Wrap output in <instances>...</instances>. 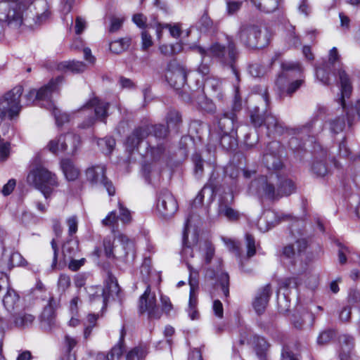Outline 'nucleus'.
<instances>
[{
  "label": "nucleus",
  "mask_w": 360,
  "mask_h": 360,
  "mask_svg": "<svg viewBox=\"0 0 360 360\" xmlns=\"http://www.w3.org/2000/svg\"><path fill=\"white\" fill-rule=\"evenodd\" d=\"M108 103L99 101L97 98H94L86 103L82 108V111H91L94 110L95 116L97 119L103 121L107 117V110Z\"/></svg>",
  "instance_id": "aec40b11"
},
{
  "label": "nucleus",
  "mask_w": 360,
  "mask_h": 360,
  "mask_svg": "<svg viewBox=\"0 0 360 360\" xmlns=\"http://www.w3.org/2000/svg\"><path fill=\"white\" fill-rule=\"evenodd\" d=\"M251 121L255 127H259L264 124L267 129L268 136L271 134H282L285 131V127L284 124L270 112L267 109L260 110L259 107H255L250 115Z\"/></svg>",
  "instance_id": "39448f33"
},
{
  "label": "nucleus",
  "mask_w": 360,
  "mask_h": 360,
  "mask_svg": "<svg viewBox=\"0 0 360 360\" xmlns=\"http://www.w3.org/2000/svg\"><path fill=\"white\" fill-rule=\"evenodd\" d=\"M48 108L52 112L56 120V123L58 126H62L64 123L69 121V115L65 112H61L60 110L58 109L51 101L49 103Z\"/></svg>",
  "instance_id": "ea45409f"
},
{
  "label": "nucleus",
  "mask_w": 360,
  "mask_h": 360,
  "mask_svg": "<svg viewBox=\"0 0 360 360\" xmlns=\"http://www.w3.org/2000/svg\"><path fill=\"white\" fill-rule=\"evenodd\" d=\"M148 136V131L146 129L139 128L135 129L133 133L128 136L126 145L129 150H134L138 146L139 143Z\"/></svg>",
  "instance_id": "7c9ffc66"
},
{
  "label": "nucleus",
  "mask_w": 360,
  "mask_h": 360,
  "mask_svg": "<svg viewBox=\"0 0 360 360\" xmlns=\"http://www.w3.org/2000/svg\"><path fill=\"white\" fill-rule=\"evenodd\" d=\"M147 352L143 347H136L130 350L126 356L127 360H143Z\"/></svg>",
  "instance_id": "de8ad7c7"
},
{
  "label": "nucleus",
  "mask_w": 360,
  "mask_h": 360,
  "mask_svg": "<svg viewBox=\"0 0 360 360\" xmlns=\"http://www.w3.org/2000/svg\"><path fill=\"white\" fill-rule=\"evenodd\" d=\"M20 303V297L13 289H8L4 296L3 304L8 311L14 310L18 307Z\"/></svg>",
  "instance_id": "72a5a7b5"
},
{
  "label": "nucleus",
  "mask_w": 360,
  "mask_h": 360,
  "mask_svg": "<svg viewBox=\"0 0 360 360\" xmlns=\"http://www.w3.org/2000/svg\"><path fill=\"white\" fill-rule=\"evenodd\" d=\"M139 311L147 313L150 319H158L161 316V311L156 303V296L155 292L151 291L150 286L147 285L144 293L139 299Z\"/></svg>",
  "instance_id": "f8f14e48"
},
{
  "label": "nucleus",
  "mask_w": 360,
  "mask_h": 360,
  "mask_svg": "<svg viewBox=\"0 0 360 360\" xmlns=\"http://www.w3.org/2000/svg\"><path fill=\"white\" fill-rule=\"evenodd\" d=\"M281 67L283 72L281 75H279L276 80V84L280 86V88H281V86L283 84V80L287 77V74L285 72L290 70H297L298 72L301 71V67L298 63L285 62L282 64Z\"/></svg>",
  "instance_id": "58836bf2"
},
{
  "label": "nucleus",
  "mask_w": 360,
  "mask_h": 360,
  "mask_svg": "<svg viewBox=\"0 0 360 360\" xmlns=\"http://www.w3.org/2000/svg\"><path fill=\"white\" fill-rule=\"evenodd\" d=\"M285 217V216L278 215L273 211H266L263 217L259 219L258 227L261 231L266 232L278 224L281 220H284Z\"/></svg>",
  "instance_id": "412c9836"
},
{
  "label": "nucleus",
  "mask_w": 360,
  "mask_h": 360,
  "mask_svg": "<svg viewBox=\"0 0 360 360\" xmlns=\"http://www.w3.org/2000/svg\"><path fill=\"white\" fill-rule=\"evenodd\" d=\"M177 202L173 195L168 190H162L160 192L158 202L157 211L163 217H170L177 211Z\"/></svg>",
  "instance_id": "2eb2a0df"
},
{
  "label": "nucleus",
  "mask_w": 360,
  "mask_h": 360,
  "mask_svg": "<svg viewBox=\"0 0 360 360\" xmlns=\"http://www.w3.org/2000/svg\"><path fill=\"white\" fill-rule=\"evenodd\" d=\"M60 167L68 181H74L79 176V170L71 160L63 159L60 162Z\"/></svg>",
  "instance_id": "c756f323"
},
{
  "label": "nucleus",
  "mask_w": 360,
  "mask_h": 360,
  "mask_svg": "<svg viewBox=\"0 0 360 360\" xmlns=\"http://www.w3.org/2000/svg\"><path fill=\"white\" fill-rule=\"evenodd\" d=\"M114 239L117 240L121 245L120 250L118 245H114V243L110 237H106L103 240V248L105 254L107 257H119L124 258L127 257L129 251L131 250L133 247V243L130 240L127 236L121 233L114 234Z\"/></svg>",
  "instance_id": "9d476101"
},
{
  "label": "nucleus",
  "mask_w": 360,
  "mask_h": 360,
  "mask_svg": "<svg viewBox=\"0 0 360 360\" xmlns=\"http://www.w3.org/2000/svg\"><path fill=\"white\" fill-rule=\"evenodd\" d=\"M307 247V241L304 238L297 240L295 243L286 245L283 250V255L286 258L291 259L296 253H300L305 250Z\"/></svg>",
  "instance_id": "a878e982"
},
{
  "label": "nucleus",
  "mask_w": 360,
  "mask_h": 360,
  "mask_svg": "<svg viewBox=\"0 0 360 360\" xmlns=\"http://www.w3.org/2000/svg\"><path fill=\"white\" fill-rule=\"evenodd\" d=\"M330 130L334 133H339L342 131L345 126V122L343 118H338L332 121L330 124Z\"/></svg>",
  "instance_id": "0e129e2a"
},
{
  "label": "nucleus",
  "mask_w": 360,
  "mask_h": 360,
  "mask_svg": "<svg viewBox=\"0 0 360 360\" xmlns=\"http://www.w3.org/2000/svg\"><path fill=\"white\" fill-rule=\"evenodd\" d=\"M21 5L22 6L21 11H23L22 24L28 27L40 25L49 16V13L47 11H44L41 14L35 12L36 8L31 3H22Z\"/></svg>",
  "instance_id": "f3484780"
},
{
  "label": "nucleus",
  "mask_w": 360,
  "mask_h": 360,
  "mask_svg": "<svg viewBox=\"0 0 360 360\" xmlns=\"http://www.w3.org/2000/svg\"><path fill=\"white\" fill-rule=\"evenodd\" d=\"M249 73L254 77H259L264 75V68L259 64H252L249 66Z\"/></svg>",
  "instance_id": "774afa93"
},
{
  "label": "nucleus",
  "mask_w": 360,
  "mask_h": 360,
  "mask_svg": "<svg viewBox=\"0 0 360 360\" xmlns=\"http://www.w3.org/2000/svg\"><path fill=\"white\" fill-rule=\"evenodd\" d=\"M65 223L68 228V234L70 236L75 234L78 229V218L75 215L68 217Z\"/></svg>",
  "instance_id": "6e6d98bb"
},
{
  "label": "nucleus",
  "mask_w": 360,
  "mask_h": 360,
  "mask_svg": "<svg viewBox=\"0 0 360 360\" xmlns=\"http://www.w3.org/2000/svg\"><path fill=\"white\" fill-rule=\"evenodd\" d=\"M120 292V287L113 277L110 276L105 282L104 288L97 286L91 287L88 293L91 302H100L103 307L110 297L117 296Z\"/></svg>",
  "instance_id": "9b49d317"
},
{
  "label": "nucleus",
  "mask_w": 360,
  "mask_h": 360,
  "mask_svg": "<svg viewBox=\"0 0 360 360\" xmlns=\"http://www.w3.org/2000/svg\"><path fill=\"white\" fill-rule=\"evenodd\" d=\"M238 37L240 42L249 49H262L270 42V34L268 31L255 25L241 27Z\"/></svg>",
  "instance_id": "7ed1b4c3"
},
{
  "label": "nucleus",
  "mask_w": 360,
  "mask_h": 360,
  "mask_svg": "<svg viewBox=\"0 0 360 360\" xmlns=\"http://www.w3.org/2000/svg\"><path fill=\"white\" fill-rule=\"evenodd\" d=\"M58 68L60 70H67L74 73H79L86 70V65L81 61H64L58 65Z\"/></svg>",
  "instance_id": "c9c22d12"
},
{
  "label": "nucleus",
  "mask_w": 360,
  "mask_h": 360,
  "mask_svg": "<svg viewBox=\"0 0 360 360\" xmlns=\"http://www.w3.org/2000/svg\"><path fill=\"white\" fill-rule=\"evenodd\" d=\"M271 294L270 285H266L262 288L256 296L253 302V307L258 314H262L264 311Z\"/></svg>",
  "instance_id": "5701e85b"
},
{
  "label": "nucleus",
  "mask_w": 360,
  "mask_h": 360,
  "mask_svg": "<svg viewBox=\"0 0 360 360\" xmlns=\"http://www.w3.org/2000/svg\"><path fill=\"white\" fill-rule=\"evenodd\" d=\"M287 35L286 40L290 46H298L301 44L300 39L299 37L295 32V27L292 25H289V27H287Z\"/></svg>",
  "instance_id": "603ef678"
},
{
  "label": "nucleus",
  "mask_w": 360,
  "mask_h": 360,
  "mask_svg": "<svg viewBox=\"0 0 360 360\" xmlns=\"http://www.w3.org/2000/svg\"><path fill=\"white\" fill-rule=\"evenodd\" d=\"M22 92V87L16 86L0 99V122L6 117L11 120L19 114L21 110L20 98Z\"/></svg>",
  "instance_id": "0eeeda50"
},
{
  "label": "nucleus",
  "mask_w": 360,
  "mask_h": 360,
  "mask_svg": "<svg viewBox=\"0 0 360 360\" xmlns=\"http://www.w3.org/2000/svg\"><path fill=\"white\" fill-rule=\"evenodd\" d=\"M5 259L8 269L17 266H25L27 264L25 259L18 252H13Z\"/></svg>",
  "instance_id": "37998d69"
},
{
  "label": "nucleus",
  "mask_w": 360,
  "mask_h": 360,
  "mask_svg": "<svg viewBox=\"0 0 360 360\" xmlns=\"http://www.w3.org/2000/svg\"><path fill=\"white\" fill-rule=\"evenodd\" d=\"M308 319L311 321V322L309 323V326L311 327L312 326V322L314 321V317L312 314L306 313L304 315L301 316H294L293 319V325L297 328H302L303 326L305 324V320Z\"/></svg>",
  "instance_id": "5fc2aeb1"
},
{
  "label": "nucleus",
  "mask_w": 360,
  "mask_h": 360,
  "mask_svg": "<svg viewBox=\"0 0 360 360\" xmlns=\"http://www.w3.org/2000/svg\"><path fill=\"white\" fill-rule=\"evenodd\" d=\"M236 117L233 112L225 113L219 118L218 122L219 133H233L236 132L235 128Z\"/></svg>",
  "instance_id": "b1692460"
},
{
  "label": "nucleus",
  "mask_w": 360,
  "mask_h": 360,
  "mask_svg": "<svg viewBox=\"0 0 360 360\" xmlns=\"http://www.w3.org/2000/svg\"><path fill=\"white\" fill-rule=\"evenodd\" d=\"M219 284L221 285V290L225 297H227L229 294V276L226 273H221L218 278Z\"/></svg>",
  "instance_id": "13d9d810"
},
{
  "label": "nucleus",
  "mask_w": 360,
  "mask_h": 360,
  "mask_svg": "<svg viewBox=\"0 0 360 360\" xmlns=\"http://www.w3.org/2000/svg\"><path fill=\"white\" fill-rule=\"evenodd\" d=\"M255 6L265 13H272L276 11L282 0H250Z\"/></svg>",
  "instance_id": "2f4dec72"
},
{
  "label": "nucleus",
  "mask_w": 360,
  "mask_h": 360,
  "mask_svg": "<svg viewBox=\"0 0 360 360\" xmlns=\"http://www.w3.org/2000/svg\"><path fill=\"white\" fill-rule=\"evenodd\" d=\"M340 56L338 52V49L335 47L332 48L329 52L328 64V65L332 67L333 70L338 71L339 79L341 84V94L342 97L340 98V103L343 108H345V98H348L352 93V85L350 83L349 78L346 74L345 71L342 70L340 63L336 64V62L339 60Z\"/></svg>",
  "instance_id": "1a4fd4ad"
},
{
  "label": "nucleus",
  "mask_w": 360,
  "mask_h": 360,
  "mask_svg": "<svg viewBox=\"0 0 360 360\" xmlns=\"http://www.w3.org/2000/svg\"><path fill=\"white\" fill-rule=\"evenodd\" d=\"M63 82V77L59 76L55 79H51L50 82L41 87L38 91L32 89L26 95V98L29 101L34 99L38 101H49L51 94L56 91L60 84Z\"/></svg>",
  "instance_id": "dca6fc26"
},
{
  "label": "nucleus",
  "mask_w": 360,
  "mask_h": 360,
  "mask_svg": "<svg viewBox=\"0 0 360 360\" xmlns=\"http://www.w3.org/2000/svg\"><path fill=\"white\" fill-rule=\"evenodd\" d=\"M240 343L241 345H245V343L251 345L260 360H265L269 345L264 338L248 334L247 337H242Z\"/></svg>",
  "instance_id": "a211bd4d"
},
{
  "label": "nucleus",
  "mask_w": 360,
  "mask_h": 360,
  "mask_svg": "<svg viewBox=\"0 0 360 360\" xmlns=\"http://www.w3.org/2000/svg\"><path fill=\"white\" fill-rule=\"evenodd\" d=\"M189 285L190 297L188 313L191 319L195 320L199 317V313L196 309L197 298L195 295V290L198 288V281L196 279H191L189 280Z\"/></svg>",
  "instance_id": "393cba45"
},
{
  "label": "nucleus",
  "mask_w": 360,
  "mask_h": 360,
  "mask_svg": "<svg viewBox=\"0 0 360 360\" xmlns=\"http://www.w3.org/2000/svg\"><path fill=\"white\" fill-rule=\"evenodd\" d=\"M334 332L333 330H326L320 333L317 338V342L320 345L328 343L333 337Z\"/></svg>",
  "instance_id": "338daca9"
},
{
  "label": "nucleus",
  "mask_w": 360,
  "mask_h": 360,
  "mask_svg": "<svg viewBox=\"0 0 360 360\" xmlns=\"http://www.w3.org/2000/svg\"><path fill=\"white\" fill-rule=\"evenodd\" d=\"M118 216L116 211H112L101 221V224L104 226H108L112 228V233L117 234L115 230V227L117 226L118 221Z\"/></svg>",
  "instance_id": "09e8293b"
},
{
  "label": "nucleus",
  "mask_w": 360,
  "mask_h": 360,
  "mask_svg": "<svg viewBox=\"0 0 360 360\" xmlns=\"http://www.w3.org/2000/svg\"><path fill=\"white\" fill-rule=\"evenodd\" d=\"M22 3H28V1L25 0H0V21L15 27L22 25Z\"/></svg>",
  "instance_id": "423d86ee"
},
{
  "label": "nucleus",
  "mask_w": 360,
  "mask_h": 360,
  "mask_svg": "<svg viewBox=\"0 0 360 360\" xmlns=\"http://www.w3.org/2000/svg\"><path fill=\"white\" fill-rule=\"evenodd\" d=\"M197 50L202 56L214 57L223 63L230 65L236 80L239 79L238 73L233 65L236 58L237 52L234 43L229 38H228V46L226 48L219 43H214L207 50L200 46L197 48Z\"/></svg>",
  "instance_id": "20e7f679"
},
{
  "label": "nucleus",
  "mask_w": 360,
  "mask_h": 360,
  "mask_svg": "<svg viewBox=\"0 0 360 360\" xmlns=\"http://www.w3.org/2000/svg\"><path fill=\"white\" fill-rule=\"evenodd\" d=\"M256 191L269 199H276L288 196L295 191L294 182L284 176L272 173L268 177L261 176L251 182L250 189Z\"/></svg>",
  "instance_id": "f257e3e1"
},
{
  "label": "nucleus",
  "mask_w": 360,
  "mask_h": 360,
  "mask_svg": "<svg viewBox=\"0 0 360 360\" xmlns=\"http://www.w3.org/2000/svg\"><path fill=\"white\" fill-rule=\"evenodd\" d=\"M151 35L146 30L141 32V48L146 51L153 45Z\"/></svg>",
  "instance_id": "e2e57ef3"
},
{
  "label": "nucleus",
  "mask_w": 360,
  "mask_h": 360,
  "mask_svg": "<svg viewBox=\"0 0 360 360\" xmlns=\"http://www.w3.org/2000/svg\"><path fill=\"white\" fill-rule=\"evenodd\" d=\"M131 40L128 38L120 39L110 43V49L111 51L119 53L126 50L130 45Z\"/></svg>",
  "instance_id": "c03bdc74"
},
{
  "label": "nucleus",
  "mask_w": 360,
  "mask_h": 360,
  "mask_svg": "<svg viewBox=\"0 0 360 360\" xmlns=\"http://www.w3.org/2000/svg\"><path fill=\"white\" fill-rule=\"evenodd\" d=\"M200 254L206 263H209L214 254V249L212 245L208 241L200 243Z\"/></svg>",
  "instance_id": "79ce46f5"
},
{
  "label": "nucleus",
  "mask_w": 360,
  "mask_h": 360,
  "mask_svg": "<svg viewBox=\"0 0 360 360\" xmlns=\"http://www.w3.org/2000/svg\"><path fill=\"white\" fill-rule=\"evenodd\" d=\"M263 162L269 169H278L282 167L280 158L275 153H265L263 156Z\"/></svg>",
  "instance_id": "e433bc0d"
},
{
  "label": "nucleus",
  "mask_w": 360,
  "mask_h": 360,
  "mask_svg": "<svg viewBox=\"0 0 360 360\" xmlns=\"http://www.w3.org/2000/svg\"><path fill=\"white\" fill-rule=\"evenodd\" d=\"M123 336L124 334L122 330L121 338L119 342L111 349L107 355L103 353L98 354L97 356V360H120L124 351Z\"/></svg>",
  "instance_id": "cd10ccee"
},
{
  "label": "nucleus",
  "mask_w": 360,
  "mask_h": 360,
  "mask_svg": "<svg viewBox=\"0 0 360 360\" xmlns=\"http://www.w3.org/2000/svg\"><path fill=\"white\" fill-rule=\"evenodd\" d=\"M27 181L39 190L48 198L58 185L56 176L43 167H38L28 174Z\"/></svg>",
  "instance_id": "f03ea898"
},
{
  "label": "nucleus",
  "mask_w": 360,
  "mask_h": 360,
  "mask_svg": "<svg viewBox=\"0 0 360 360\" xmlns=\"http://www.w3.org/2000/svg\"><path fill=\"white\" fill-rule=\"evenodd\" d=\"M61 148L63 153L68 155H74L81 146L80 137L73 133L64 134V140H62Z\"/></svg>",
  "instance_id": "4be33fe9"
},
{
  "label": "nucleus",
  "mask_w": 360,
  "mask_h": 360,
  "mask_svg": "<svg viewBox=\"0 0 360 360\" xmlns=\"http://www.w3.org/2000/svg\"><path fill=\"white\" fill-rule=\"evenodd\" d=\"M198 243V233L197 229L193 226L191 219L188 218L186 219L185 224V228L183 232L182 237V243L183 248L181 251V256L184 259L186 260L188 267L190 271V278L191 279H195V278H193V275H197V272L194 271L193 268H191L188 260L190 258L193 257V247L197 245Z\"/></svg>",
  "instance_id": "6e6552de"
},
{
  "label": "nucleus",
  "mask_w": 360,
  "mask_h": 360,
  "mask_svg": "<svg viewBox=\"0 0 360 360\" xmlns=\"http://www.w3.org/2000/svg\"><path fill=\"white\" fill-rule=\"evenodd\" d=\"M332 72L333 75L335 76L336 75H338V71L333 70L332 67L326 65L325 67L319 68L316 71V78L323 84L328 85L330 82L329 74Z\"/></svg>",
  "instance_id": "4c0bfd02"
},
{
  "label": "nucleus",
  "mask_w": 360,
  "mask_h": 360,
  "mask_svg": "<svg viewBox=\"0 0 360 360\" xmlns=\"http://www.w3.org/2000/svg\"><path fill=\"white\" fill-rule=\"evenodd\" d=\"M133 22L140 28H151V25H146V18L141 13H136L133 15Z\"/></svg>",
  "instance_id": "680f3d73"
},
{
  "label": "nucleus",
  "mask_w": 360,
  "mask_h": 360,
  "mask_svg": "<svg viewBox=\"0 0 360 360\" xmlns=\"http://www.w3.org/2000/svg\"><path fill=\"white\" fill-rule=\"evenodd\" d=\"M78 251V244L75 241L68 240L63 245V255L65 259H72Z\"/></svg>",
  "instance_id": "a18cd8bd"
},
{
  "label": "nucleus",
  "mask_w": 360,
  "mask_h": 360,
  "mask_svg": "<svg viewBox=\"0 0 360 360\" xmlns=\"http://www.w3.org/2000/svg\"><path fill=\"white\" fill-rule=\"evenodd\" d=\"M212 21L207 13H205L198 21V27L201 31H207L212 27Z\"/></svg>",
  "instance_id": "bf43d9fd"
},
{
  "label": "nucleus",
  "mask_w": 360,
  "mask_h": 360,
  "mask_svg": "<svg viewBox=\"0 0 360 360\" xmlns=\"http://www.w3.org/2000/svg\"><path fill=\"white\" fill-rule=\"evenodd\" d=\"M77 340L70 335H65L64 338V345L67 348L68 353L65 354L60 360H76L75 355L71 354V350L77 345Z\"/></svg>",
  "instance_id": "a19ab883"
},
{
  "label": "nucleus",
  "mask_w": 360,
  "mask_h": 360,
  "mask_svg": "<svg viewBox=\"0 0 360 360\" xmlns=\"http://www.w3.org/2000/svg\"><path fill=\"white\" fill-rule=\"evenodd\" d=\"M98 145L105 153H110L115 146V140L112 137H105L98 141Z\"/></svg>",
  "instance_id": "8fccbe9b"
},
{
  "label": "nucleus",
  "mask_w": 360,
  "mask_h": 360,
  "mask_svg": "<svg viewBox=\"0 0 360 360\" xmlns=\"http://www.w3.org/2000/svg\"><path fill=\"white\" fill-rule=\"evenodd\" d=\"M105 168L103 165H96L89 167L86 171V179L92 185L103 186L106 188L109 195H114L115 188L112 182L108 181L105 177Z\"/></svg>",
  "instance_id": "ddd939ff"
},
{
  "label": "nucleus",
  "mask_w": 360,
  "mask_h": 360,
  "mask_svg": "<svg viewBox=\"0 0 360 360\" xmlns=\"http://www.w3.org/2000/svg\"><path fill=\"white\" fill-rule=\"evenodd\" d=\"M219 143L225 150H231L237 146L236 132L219 133Z\"/></svg>",
  "instance_id": "f704fd0d"
},
{
  "label": "nucleus",
  "mask_w": 360,
  "mask_h": 360,
  "mask_svg": "<svg viewBox=\"0 0 360 360\" xmlns=\"http://www.w3.org/2000/svg\"><path fill=\"white\" fill-rule=\"evenodd\" d=\"M150 271L151 261L150 259L146 258L140 267V272L141 274L142 275L143 279H147L150 274Z\"/></svg>",
  "instance_id": "052dcab7"
},
{
  "label": "nucleus",
  "mask_w": 360,
  "mask_h": 360,
  "mask_svg": "<svg viewBox=\"0 0 360 360\" xmlns=\"http://www.w3.org/2000/svg\"><path fill=\"white\" fill-rule=\"evenodd\" d=\"M10 154V141H5L4 138L0 134V160L4 161L7 159Z\"/></svg>",
  "instance_id": "864d4df0"
},
{
  "label": "nucleus",
  "mask_w": 360,
  "mask_h": 360,
  "mask_svg": "<svg viewBox=\"0 0 360 360\" xmlns=\"http://www.w3.org/2000/svg\"><path fill=\"white\" fill-rule=\"evenodd\" d=\"M165 77L171 86L179 89L186 84V70L176 60H172L167 65Z\"/></svg>",
  "instance_id": "4468645a"
},
{
  "label": "nucleus",
  "mask_w": 360,
  "mask_h": 360,
  "mask_svg": "<svg viewBox=\"0 0 360 360\" xmlns=\"http://www.w3.org/2000/svg\"><path fill=\"white\" fill-rule=\"evenodd\" d=\"M62 140H64V134H61L51 140L47 145L49 151L53 154L63 153V148H60L62 146L61 143H63Z\"/></svg>",
  "instance_id": "3c124183"
},
{
  "label": "nucleus",
  "mask_w": 360,
  "mask_h": 360,
  "mask_svg": "<svg viewBox=\"0 0 360 360\" xmlns=\"http://www.w3.org/2000/svg\"><path fill=\"white\" fill-rule=\"evenodd\" d=\"M119 207V215L118 219L120 220L123 224H128L131 220V216L129 210L127 209L124 205L121 203H118Z\"/></svg>",
  "instance_id": "4d7b16f0"
},
{
  "label": "nucleus",
  "mask_w": 360,
  "mask_h": 360,
  "mask_svg": "<svg viewBox=\"0 0 360 360\" xmlns=\"http://www.w3.org/2000/svg\"><path fill=\"white\" fill-rule=\"evenodd\" d=\"M340 349V360H349L351 352L354 347V340L352 337L348 335H342L339 338Z\"/></svg>",
  "instance_id": "bb28decb"
},
{
  "label": "nucleus",
  "mask_w": 360,
  "mask_h": 360,
  "mask_svg": "<svg viewBox=\"0 0 360 360\" xmlns=\"http://www.w3.org/2000/svg\"><path fill=\"white\" fill-rule=\"evenodd\" d=\"M312 170L318 176H323L328 172V169L323 162H316L312 166Z\"/></svg>",
  "instance_id": "69168bd1"
},
{
  "label": "nucleus",
  "mask_w": 360,
  "mask_h": 360,
  "mask_svg": "<svg viewBox=\"0 0 360 360\" xmlns=\"http://www.w3.org/2000/svg\"><path fill=\"white\" fill-rule=\"evenodd\" d=\"M218 213L219 216L225 217L230 221H236L240 218L241 216L240 213L238 210L231 207L223 200H221L219 203Z\"/></svg>",
  "instance_id": "c85d7f7f"
},
{
  "label": "nucleus",
  "mask_w": 360,
  "mask_h": 360,
  "mask_svg": "<svg viewBox=\"0 0 360 360\" xmlns=\"http://www.w3.org/2000/svg\"><path fill=\"white\" fill-rule=\"evenodd\" d=\"M14 325L20 328H24L32 326L35 320V317L26 311L16 313L13 316Z\"/></svg>",
  "instance_id": "473e14b6"
},
{
  "label": "nucleus",
  "mask_w": 360,
  "mask_h": 360,
  "mask_svg": "<svg viewBox=\"0 0 360 360\" xmlns=\"http://www.w3.org/2000/svg\"><path fill=\"white\" fill-rule=\"evenodd\" d=\"M54 304L53 299L51 298L41 315V326L43 330L48 332L52 331L57 327Z\"/></svg>",
  "instance_id": "6ab92c4d"
},
{
  "label": "nucleus",
  "mask_w": 360,
  "mask_h": 360,
  "mask_svg": "<svg viewBox=\"0 0 360 360\" xmlns=\"http://www.w3.org/2000/svg\"><path fill=\"white\" fill-rule=\"evenodd\" d=\"M168 128H177L181 122V116L178 111L171 110L168 112L166 117Z\"/></svg>",
  "instance_id": "49530a36"
}]
</instances>
